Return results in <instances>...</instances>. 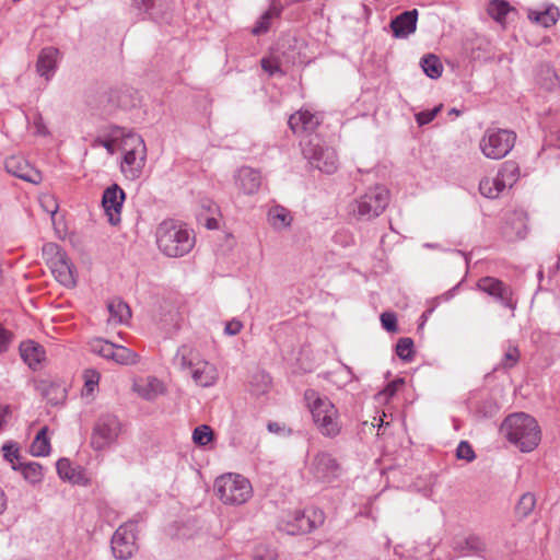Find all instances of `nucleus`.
I'll list each match as a JSON object with an SVG mask.
<instances>
[{
  "mask_svg": "<svg viewBox=\"0 0 560 560\" xmlns=\"http://www.w3.org/2000/svg\"><path fill=\"white\" fill-rule=\"evenodd\" d=\"M501 434L522 452H532L541 439L536 419L525 412L508 416L500 427Z\"/></svg>",
  "mask_w": 560,
  "mask_h": 560,
  "instance_id": "nucleus-1",
  "label": "nucleus"
},
{
  "mask_svg": "<svg viewBox=\"0 0 560 560\" xmlns=\"http://www.w3.org/2000/svg\"><path fill=\"white\" fill-rule=\"evenodd\" d=\"M159 249L168 257H182L194 247L192 231L174 220H165L156 229Z\"/></svg>",
  "mask_w": 560,
  "mask_h": 560,
  "instance_id": "nucleus-2",
  "label": "nucleus"
},
{
  "mask_svg": "<svg viewBox=\"0 0 560 560\" xmlns=\"http://www.w3.org/2000/svg\"><path fill=\"white\" fill-rule=\"evenodd\" d=\"M305 397L310 402V410L313 422L318 432L329 439H335L341 432L342 425L339 420V411L336 406L327 398L316 396L315 392H306Z\"/></svg>",
  "mask_w": 560,
  "mask_h": 560,
  "instance_id": "nucleus-3",
  "label": "nucleus"
},
{
  "mask_svg": "<svg viewBox=\"0 0 560 560\" xmlns=\"http://www.w3.org/2000/svg\"><path fill=\"white\" fill-rule=\"evenodd\" d=\"M115 138L122 136L121 150L124 151V159L120 170L126 178L130 180L138 179L145 164L147 148L141 136L128 132L122 133L119 128H115L113 133Z\"/></svg>",
  "mask_w": 560,
  "mask_h": 560,
  "instance_id": "nucleus-4",
  "label": "nucleus"
},
{
  "mask_svg": "<svg viewBox=\"0 0 560 560\" xmlns=\"http://www.w3.org/2000/svg\"><path fill=\"white\" fill-rule=\"evenodd\" d=\"M214 489L224 504L241 505L252 497L249 481L237 474H226L218 477Z\"/></svg>",
  "mask_w": 560,
  "mask_h": 560,
  "instance_id": "nucleus-5",
  "label": "nucleus"
},
{
  "mask_svg": "<svg viewBox=\"0 0 560 560\" xmlns=\"http://www.w3.org/2000/svg\"><path fill=\"white\" fill-rule=\"evenodd\" d=\"M389 202V191L384 186L368 189L351 205L352 213L360 220L370 221L377 218Z\"/></svg>",
  "mask_w": 560,
  "mask_h": 560,
  "instance_id": "nucleus-6",
  "label": "nucleus"
},
{
  "mask_svg": "<svg viewBox=\"0 0 560 560\" xmlns=\"http://www.w3.org/2000/svg\"><path fill=\"white\" fill-rule=\"evenodd\" d=\"M516 133L512 130L488 128L479 142L482 154L492 160H501L513 149Z\"/></svg>",
  "mask_w": 560,
  "mask_h": 560,
  "instance_id": "nucleus-7",
  "label": "nucleus"
},
{
  "mask_svg": "<svg viewBox=\"0 0 560 560\" xmlns=\"http://www.w3.org/2000/svg\"><path fill=\"white\" fill-rule=\"evenodd\" d=\"M122 431V424L113 413L101 415L92 430L90 445L94 451H104L114 445Z\"/></svg>",
  "mask_w": 560,
  "mask_h": 560,
  "instance_id": "nucleus-8",
  "label": "nucleus"
},
{
  "mask_svg": "<svg viewBox=\"0 0 560 560\" xmlns=\"http://www.w3.org/2000/svg\"><path fill=\"white\" fill-rule=\"evenodd\" d=\"M302 153L308 163L320 172L332 174L338 168L336 151L326 147L318 137H313L306 141L302 147Z\"/></svg>",
  "mask_w": 560,
  "mask_h": 560,
  "instance_id": "nucleus-9",
  "label": "nucleus"
},
{
  "mask_svg": "<svg viewBox=\"0 0 560 560\" xmlns=\"http://www.w3.org/2000/svg\"><path fill=\"white\" fill-rule=\"evenodd\" d=\"M324 518V513L317 509L295 511L281 522L280 529L289 535H304L322 525Z\"/></svg>",
  "mask_w": 560,
  "mask_h": 560,
  "instance_id": "nucleus-10",
  "label": "nucleus"
},
{
  "mask_svg": "<svg viewBox=\"0 0 560 560\" xmlns=\"http://www.w3.org/2000/svg\"><path fill=\"white\" fill-rule=\"evenodd\" d=\"M476 288L478 291L486 293L492 298L494 302L500 304L502 307L510 310L512 313L516 310L517 299L513 288L506 282L495 277L486 276L477 281Z\"/></svg>",
  "mask_w": 560,
  "mask_h": 560,
  "instance_id": "nucleus-11",
  "label": "nucleus"
},
{
  "mask_svg": "<svg viewBox=\"0 0 560 560\" xmlns=\"http://www.w3.org/2000/svg\"><path fill=\"white\" fill-rule=\"evenodd\" d=\"M43 250L46 255H50L49 266L56 280L67 288L74 287L73 266L67 254L55 243L46 244Z\"/></svg>",
  "mask_w": 560,
  "mask_h": 560,
  "instance_id": "nucleus-12",
  "label": "nucleus"
},
{
  "mask_svg": "<svg viewBox=\"0 0 560 560\" xmlns=\"http://www.w3.org/2000/svg\"><path fill=\"white\" fill-rule=\"evenodd\" d=\"M135 523H126L119 526L110 540V548L114 557L119 560H127L132 557L137 550Z\"/></svg>",
  "mask_w": 560,
  "mask_h": 560,
  "instance_id": "nucleus-13",
  "label": "nucleus"
},
{
  "mask_svg": "<svg viewBox=\"0 0 560 560\" xmlns=\"http://www.w3.org/2000/svg\"><path fill=\"white\" fill-rule=\"evenodd\" d=\"M310 472L317 481L328 483L340 476L341 467L331 454L319 452L311 462Z\"/></svg>",
  "mask_w": 560,
  "mask_h": 560,
  "instance_id": "nucleus-14",
  "label": "nucleus"
},
{
  "mask_svg": "<svg viewBox=\"0 0 560 560\" xmlns=\"http://www.w3.org/2000/svg\"><path fill=\"white\" fill-rule=\"evenodd\" d=\"M125 199L126 194L117 184H112L103 191L102 206L112 225H116L120 222V214Z\"/></svg>",
  "mask_w": 560,
  "mask_h": 560,
  "instance_id": "nucleus-15",
  "label": "nucleus"
},
{
  "mask_svg": "<svg viewBox=\"0 0 560 560\" xmlns=\"http://www.w3.org/2000/svg\"><path fill=\"white\" fill-rule=\"evenodd\" d=\"M132 7L153 21H166L172 10L171 0H131Z\"/></svg>",
  "mask_w": 560,
  "mask_h": 560,
  "instance_id": "nucleus-16",
  "label": "nucleus"
},
{
  "mask_svg": "<svg viewBox=\"0 0 560 560\" xmlns=\"http://www.w3.org/2000/svg\"><path fill=\"white\" fill-rule=\"evenodd\" d=\"M4 168L9 174L25 182L37 184L40 180V174L21 156L12 155L7 158Z\"/></svg>",
  "mask_w": 560,
  "mask_h": 560,
  "instance_id": "nucleus-17",
  "label": "nucleus"
},
{
  "mask_svg": "<svg viewBox=\"0 0 560 560\" xmlns=\"http://www.w3.org/2000/svg\"><path fill=\"white\" fill-rule=\"evenodd\" d=\"M418 10L404 11L390 21V28L396 38H407L416 32L418 22Z\"/></svg>",
  "mask_w": 560,
  "mask_h": 560,
  "instance_id": "nucleus-18",
  "label": "nucleus"
},
{
  "mask_svg": "<svg viewBox=\"0 0 560 560\" xmlns=\"http://www.w3.org/2000/svg\"><path fill=\"white\" fill-rule=\"evenodd\" d=\"M236 187L245 195L257 192L261 185L260 172L249 166L241 167L235 176Z\"/></svg>",
  "mask_w": 560,
  "mask_h": 560,
  "instance_id": "nucleus-19",
  "label": "nucleus"
},
{
  "mask_svg": "<svg viewBox=\"0 0 560 560\" xmlns=\"http://www.w3.org/2000/svg\"><path fill=\"white\" fill-rule=\"evenodd\" d=\"M288 125L295 135L314 131L318 125V118L310 110H299L289 117Z\"/></svg>",
  "mask_w": 560,
  "mask_h": 560,
  "instance_id": "nucleus-20",
  "label": "nucleus"
},
{
  "mask_svg": "<svg viewBox=\"0 0 560 560\" xmlns=\"http://www.w3.org/2000/svg\"><path fill=\"white\" fill-rule=\"evenodd\" d=\"M20 353L23 361L36 371L39 369L42 362L45 360V349L33 340L22 342L20 345Z\"/></svg>",
  "mask_w": 560,
  "mask_h": 560,
  "instance_id": "nucleus-21",
  "label": "nucleus"
},
{
  "mask_svg": "<svg viewBox=\"0 0 560 560\" xmlns=\"http://www.w3.org/2000/svg\"><path fill=\"white\" fill-rule=\"evenodd\" d=\"M504 236L510 240H523L527 234V215L523 211H515L503 229Z\"/></svg>",
  "mask_w": 560,
  "mask_h": 560,
  "instance_id": "nucleus-22",
  "label": "nucleus"
},
{
  "mask_svg": "<svg viewBox=\"0 0 560 560\" xmlns=\"http://www.w3.org/2000/svg\"><path fill=\"white\" fill-rule=\"evenodd\" d=\"M59 50L55 47H45L38 55L36 71L40 77L47 80L54 74L57 67V56Z\"/></svg>",
  "mask_w": 560,
  "mask_h": 560,
  "instance_id": "nucleus-23",
  "label": "nucleus"
},
{
  "mask_svg": "<svg viewBox=\"0 0 560 560\" xmlns=\"http://www.w3.org/2000/svg\"><path fill=\"white\" fill-rule=\"evenodd\" d=\"M191 376L197 385L209 387L217 382L218 371L213 364L207 361H198L194 366Z\"/></svg>",
  "mask_w": 560,
  "mask_h": 560,
  "instance_id": "nucleus-24",
  "label": "nucleus"
},
{
  "mask_svg": "<svg viewBox=\"0 0 560 560\" xmlns=\"http://www.w3.org/2000/svg\"><path fill=\"white\" fill-rule=\"evenodd\" d=\"M454 550L460 556L476 555L478 557L485 558L487 544L481 537L477 535H470L464 540L457 541L454 546Z\"/></svg>",
  "mask_w": 560,
  "mask_h": 560,
  "instance_id": "nucleus-25",
  "label": "nucleus"
},
{
  "mask_svg": "<svg viewBox=\"0 0 560 560\" xmlns=\"http://www.w3.org/2000/svg\"><path fill=\"white\" fill-rule=\"evenodd\" d=\"M527 18L532 22L547 28L557 23L560 18V11L556 5L548 4L539 10H528Z\"/></svg>",
  "mask_w": 560,
  "mask_h": 560,
  "instance_id": "nucleus-26",
  "label": "nucleus"
},
{
  "mask_svg": "<svg viewBox=\"0 0 560 560\" xmlns=\"http://www.w3.org/2000/svg\"><path fill=\"white\" fill-rule=\"evenodd\" d=\"M282 9L283 7L279 1H272L268 10L260 15L256 25L253 27L252 33L254 35L267 33L271 26V22L280 18Z\"/></svg>",
  "mask_w": 560,
  "mask_h": 560,
  "instance_id": "nucleus-27",
  "label": "nucleus"
},
{
  "mask_svg": "<svg viewBox=\"0 0 560 560\" xmlns=\"http://www.w3.org/2000/svg\"><path fill=\"white\" fill-rule=\"evenodd\" d=\"M133 389L143 399L154 400L164 393V385L159 378L150 376L144 383L135 384Z\"/></svg>",
  "mask_w": 560,
  "mask_h": 560,
  "instance_id": "nucleus-28",
  "label": "nucleus"
},
{
  "mask_svg": "<svg viewBox=\"0 0 560 560\" xmlns=\"http://www.w3.org/2000/svg\"><path fill=\"white\" fill-rule=\"evenodd\" d=\"M107 310L109 313V322L113 324L127 323L131 317L129 305L119 298H114L108 301Z\"/></svg>",
  "mask_w": 560,
  "mask_h": 560,
  "instance_id": "nucleus-29",
  "label": "nucleus"
},
{
  "mask_svg": "<svg viewBox=\"0 0 560 560\" xmlns=\"http://www.w3.org/2000/svg\"><path fill=\"white\" fill-rule=\"evenodd\" d=\"M268 221L273 229L283 230L290 226L292 217L284 207L275 206L268 211Z\"/></svg>",
  "mask_w": 560,
  "mask_h": 560,
  "instance_id": "nucleus-30",
  "label": "nucleus"
},
{
  "mask_svg": "<svg viewBox=\"0 0 560 560\" xmlns=\"http://www.w3.org/2000/svg\"><path fill=\"white\" fill-rule=\"evenodd\" d=\"M506 187L509 186L499 175L494 178H485L479 184L481 195L487 198H497Z\"/></svg>",
  "mask_w": 560,
  "mask_h": 560,
  "instance_id": "nucleus-31",
  "label": "nucleus"
},
{
  "mask_svg": "<svg viewBox=\"0 0 560 560\" xmlns=\"http://www.w3.org/2000/svg\"><path fill=\"white\" fill-rule=\"evenodd\" d=\"M420 66L430 79H439L442 75L443 66L440 59L433 54L423 56Z\"/></svg>",
  "mask_w": 560,
  "mask_h": 560,
  "instance_id": "nucleus-32",
  "label": "nucleus"
},
{
  "mask_svg": "<svg viewBox=\"0 0 560 560\" xmlns=\"http://www.w3.org/2000/svg\"><path fill=\"white\" fill-rule=\"evenodd\" d=\"M196 355L192 349L188 346H180L173 359V364L180 370L191 369L196 365Z\"/></svg>",
  "mask_w": 560,
  "mask_h": 560,
  "instance_id": "nucleus-33",
  "label": "nucleus"
},
{
  "mask_svg": "<svg viewBox=\"0 0 560 560\" xmlns=\"http://www.w3.org/2000/svg\"><path fill=\"white\" fill-rule=\"evenodd\" d=\"M47 427L42 428L31 444V453L33 456H46L50 452V443L47 438Z\"/></svg>",
  "mask_w": 560,
  "mask_h": 560,
  "instance_id": "nucleus-34",
  "label": "nucleus"
},
{
  "mask_svg": "<svg viewBox=\"0 0 560 560\" xmlns=\"http://www.w3.org/2000/svg\"><path fill=\"white\" fill-rule=\"evenodd\" d=\"M18 470H20L23 477L31 483L40 482L44 476L42 465L35 462L25 464L19 463Z\"/></svg>",
  "mask_w": 560,
  "mask_h": 560,
  "instance_id": "nucleus-35",
  "label": "nucleus"
},
{
  "mask_svg": "<svg viewBox=\"0 0 560 560\" xmlns=\"http://www.w3.org/2000/svg\"><path fill=\"white\" fill-rule=\"evenodd\" d=\"M56 468L59 477L70 482H79L80 471L72 467L71 462L68 458H60L56 463Z\"/></svg>",
  "mask_w": 560,
  "mask_h": 560,
  "instance_id": "nucleus-36",
  "label": "nucleus"
},
{
  "mask_svg": "<svg viewBox=\"0 0 560 560\" xmlns=\"http://www.w3.org/2000/svg\"><path fill=\"white\" fill-rule=\"evenodd\" d=\"M536 506V497L532 492L522 494L515 505V513L520 518H526Z\"/></svg>",
  "mask_w": 560,
  "mask_h": 560,
  "instance_id": "nucleus-37",
  "label": "nucleus"
},
{
  "mask_svg": "<svg viewBox=\"0 0 560 560\" xmlns=\"http://www.w3.org/2000/svg\"><path fill=\"white\" fill-rule=\"evenodd\" d=\"M90 350L104 359L112 360L113 355H115V343L102 338H96L90 342Z\"/></svg>",
  "mask_w": 560,
  "mask_h": 560,
  "instance_id": "nucleus-38",
  "label": "nucleus"
},
{
  "mask_svg": "<svg viewBox=\"0 0 560 560\" xmlns=\"http://www.w3.org/2000/svg\"><path fill=\"white\" fill-rule=\"evenodd\" d=\"M520 174L518 165L514 161H506L502 164L498 175L502 177L504 183L512 187L513 184L517 180Z\"/></svg>",
  "mask_w": 560,
  "mask_h": 560,
  "instance_id": "nucleus-39",
  "label": "nucleus"
},
{
  "mask_svg": "<svg viewBox=\"0 0 560 560\" xmlns=\"http://www.w3.org/2000/svg\"><path fill=\"white\" fill-rule=\"evenodd\" d=\"M396 354L404 361L410 362L413 359V340L409 337L399 338L396 345Z\"/></svg>",
  "mask_w": 560,
  "mask_h": 560,
  "instance_id": "nucleus-40",
  "label": "nucleus"
},
{
  "mask_svg": "<svg viewBox=\"0 0 560 560\" xmlns=\"http://www.w3.org/2000/svg\"><path fill=\"white\" fill-rule=\"evenodd\" d=\"M213 430L208 424H201L195 428L192 441L198 446H206L213 440Z\"/></svg>",
  "mask_w": 560,
  "mask_h": 560,
  "instance_id": "nucleus-41",
  "label": "nucleus"
},
{
  "mask_svg": "<svg viewBox=\"0 0 560 560\" xmlns=\"http://www.w3.org/2000/svg\"><path fill=\"white\" fill-rule=\"evenodd\" d=\"M511 7L509 2L504 0H491L488 7L489 14L495 20V21H502L505 19L508 13L510 12Z\"/></svg>",
  "mask_w": 560,
  "mask_h": 560,
  "instance_id": "nucleus-42",
  "label": "nucleus"
},
{
  "mask_svg": "<svg viewBox=\"0 0 560 560\" xmlns=\"http://www.w3.org/2000/svg\"><path fill=\"white\" fill-rule=\"evenodd\" d=\"M112 361L119 364H133L137 362V354L124 346L115 345V350Z\"/></svg>",
  "mask_w": 560,
  "mask_h": 560,
  "instance_id": "nucleus-43",
  "label": "nucleus"
},
{
  "mask_svg": "<svg viewBox=\"0 0 560 560\" xmlns=\"http://www.w3.org/2000/svg\"><path fill=\"white\" fill-rule=\"evenodd\" d=\"M43 394L52 405H57L66 398V389L55 383L46 385Z\"/></svg>",
  "mask_w": 560,
  "mask_h": 560,
  "instance_id": "nucleus-44",
  "label": "nucleus"
},
{
  "mask_svg": "<svg viewBox=\"0 0 560 560\" xmlns=\"http://www.w3.org/2000/svg\"><path fill=\"white\" fill-rule=\"evenodd\" d=\"M521 354L518 348L515 346H509L506 351L504 352L501 363L495 368V370H510L514 368L518 363Z\"/></svg>",
  "mask_w": 560,
  "mask_h": 560,
  "instance_id": "nucleus-45",
  "label": "nucleus"
},
{
  "mask_svg": "<svg viewBox=\"0 0 560 560\" xmlns=\"http://www.w3.org/2000/svg\"><path fill=\"white\" fill-rule=\"evenodd\" d=\"M4 458L12 464V468L18 470L20 462V453L15 444L8 443L2 446Z\"/></svg>",
  "mask_w": 560,
  "mask_h": 560,
  "instance_id": "nucleus-46",
  "label": "nucleus"
},
{
  "mask_svg": "<svg viewBox=\"0 0 560 560\" xmlns=\"http://www.w3.org/2000/svg\"><path fill=\"white\" fill-rule=\"evenodd\" d=\"M456 456L458 459H464L466 462H472L476 458V454L467 441L459 442L456 448Z\"/></svg>",
  "mask_w": 560,
  "mask_h": 560,
  "instance_id": "nucleus-47",
  "label": "nucleus"
},
{
  "mask_svg": "<svg viewBox=\"0 0 560 560\" xmlns=\"http://www.w3.org/2000/svg\"><path fill=\"white\" fill-rule=\"evenodd\" d=\"M442 105L435 106L432 109L422 110L416 114V121L419 126L430 124L440 113Z\"/></svg>",
  "mask_w": 560,
  "mask_h": 560,
  "instance_id": "nucleus-48",
  "label": "nucleus"
},
{
  "mask_svg": "<svg viewBox=\"0 0 560 560\" xmlns=\"http://www.w3.org/2000/svg\"><path fill=\"white\" fill-rule=\"evenodd\" d=\"M381 323L385 330L396 332L398 330L397 317L395 313L384 312L381 314Z\"/></svg>",
  "mask_w": 560,
  "mask_h": 560,
  "instance_id": "nucleus-49",
  "label": "nucleus"
},
{
  "mask_svg": "<svg viewBox=\"0 0 560 560\" xmlns=\"http://www.w3.org/2000/svg\"><path fill=\"white\" fill-rule=\"evenodd\" d=\"M32 127L34 129V133L38 136H48L49 130L45 125L44 118L40 113H36L33 118Z\"/></svg>",
  "mask_w": 560,
  "mask_h": 560,
  "instance_id": "nucleus-50",
  "label": "nucleus"
},
{
  "mask_svg": "<svg viewBox=\"0 0 560 560\" xmlns=\"http://www.w3.org/2000/svg\"><path fill=\"white\" fill-rule=\"evenodd\" d=\"M93 147H103L109 154H114L116 150V139H103L101 137H97L93 142Z\"/></svg>",
  "mask_w": 560,
  "mask_h": 560,
  "instance_id": "nucleus-51",
  "label": "nucleus"
},
{
  "mask_svg": "<svg viewBox=\"0 0 560 560\" xmlns=\"http://www.w3.org/2000/svg\"><path fill=\"white\" fill-rule=\"evenodd\" d=\"M260 63L264 71L268 72L270 75H275L278 72L282 73L279 62L277 60L262 58Z\"/></svg>",
  "mask_w": 560,
  "mask_h": 560,
  "instance_id": "nucleus-52",
  "label": "nucleus"
},
{
  "mask_svg": "<svg viewBox=\"0 0 560 560\" xmlns=\"http://www.w3.org/2000/svg\"><path fill=\"white\" fill-rule=\"evenodd\" d=\"M243 328V324L240 320L232 319L225 325L224 331L229 336L237 335Z\"/></svg>",
  "mask_w": 560,
  "mask_h": 560,
  "instance_id": "nucleus-53",
  "label": "nucleus"
},
{
  "mask_svg": "<svg viewBox=\"0 0 560 560\" xmlns=\"http://www.w3.org/2000/svg\"><path fill=\"white\" fill-rule=\"evenodd\" d=\"M11 342V334L0 326V353L5 352Z\"/></svg>",
  "mask_w": 560,
  "mask_h": 560,
  "instance_id": "nucleus-54",
  "label": "nucleus"
},
{
  "mask_svg": "<svg viewBox=\"0 0 560 560\" xmlns=\"http://www.w3.org/2000/svg\"><path fill=\"white\" fill-rule=\"evenodd\" d=\"M404 384V380L402 378H397L390 383H388L386 385V387L384 388V394L387 396V397H393L395 396V394L397 393L398 388Z\"/></svg>",
  "mask_w": 560,
  "mask_h": 560,
  "instance_id": "nucleus-55",
  "label": "nucleus"
},
{
  "mask_svg": "<svg viewBox=\"0 0 560 560\" xmlns=\"http://www.w3.org/2000/svg\"><path fill=\"white\" fill-rule=\"evenodd\" d=\"M86 381H85V387H88L89 390H93L94 386L97 385L100 380V374L96 371H88L86 372Z\"/></svg>",
  "mask_w": 560,
  "mask_h": 560,
  "instance_id": "nucleus-56",
  "label": "nucleus"
},
{
  "mask_svg": "<svg viewBox=\"0 0 560 560\" xmlns=\"http://www.w3.org/2000/svg\"><path fill=\"white\" fill-rule=\"evenodd\" d=\"M546 74H547V78H548V82L545 83V86L547 89L551 90V89H553L555 86L558 85V78H557L555 71L551 70L548 67L546 69Z\"/></svg>",
  "mask_w": 560,
  "mask_h": 560,
  "instance_id": "nucleus-57",
  "label": "nucleus"
},
{
  "mask_svg": "<svg viewBox=\"0 0 560 560\" xmlns=\"http://www.w3.org/2000/svg\"><path fill=\"white\" fill-rule=\"evenodd\" d=\"M11 410L9 406H0V429L5 424Z\"/></svg>",
  "mask_w": 560,
  "mask_h": 560,
  "instance_id": "nucleus-58",
  "label": "nucleus"
},
{
  "mask_svg": "<svg viewBox=\"0 0 560 560\" xmlns=\"http://www.w3.org/2000/svg\"><path fill=\"white\" fill-rule=\"evenodd\" d=\"M7 505H8L7 495L3 491V489L0 487V515H2L4 513V511L7 510Z\"/></svg>",
  "mask_w": 560,
  "mask_h": 560,
  "instance_id": "nucleus-59",
  "label": "nucleus"
},
{
  "mask_svg": "<svg viewBox=\"0 0 560 560\" xmlns=\"http://www.w3.org/2000/svg\"><path fill=\"white\" fill-rule=\"evenodd\" d=\"M267 429L271 433H279L282 430L281 425L278 422H269L267 424Z\"/></svg>",
  "mask_w": 560,
  "mask_h": 560,
  "instance_id": "nucleus-60",
  "label": "nucleus"
},
{
  "mask_svg": "<svg viewBox=\"0 0 560 560\" xmlns=\"http://www.w3.org/2000/svg\"><path fill=\"white\" fill-rule=\"evenodd\" d=\"M206 226L209 230H214L218 228V221L214 218L207 219Z\"/></svg>",
  "mask_w": 560,
  "mask_h": 560,
  "instance_id": "nucleus-61",
  "label": "nucleus"
},
{
  "mask_svg": "<svg viewBox=\"0 0 560 560\" xmlns=\"http://www.w3.org/2000/svg\"><path fill=\"white\" fill-rule=\"evenodd\" d=\"M259 557L260 556H259V553L257 551L256 555H255V560H258ZM261 560H276L275 553H269L266 559H261Z\"/></svg>",
  "mask_w": 560,
  "mask_h": 560,
  "instance_id": "nucleus-62",
  "label": "nucleus"
},
{
  "mask_svg": "<svg viewBox=\"0 0 560 560\" xmlns=\"http://www.w3.org/2000/svg\"><path fill=\"white\" fill-rule=\"evenodd\" d=\"M433 312V307L432 308H428L423 314H422V317L425 319L427 317H429V315Z\"/></svg>",
  "mask_w": 560,
  "mask_h": 560,
  "instance_id": "nucleus-63",
  "label": "nucleus"
},
{
  "mask_svg": "<svg viewBox=\"0 0 560 560\" xmlns=\"http://www.w3.org/2000/svg\"><path fill=\"white\" fill-rule=\"evenodd\" d=\"M424 247H428V248H438L439 245L438 244H432V243H427L424 244Z\"/></svg>",
  "mask_w": 560,
  "mask_h": 560,
  "instance_id": "nucleus-64",
  "label": "nucleus"
}]
</instances>
